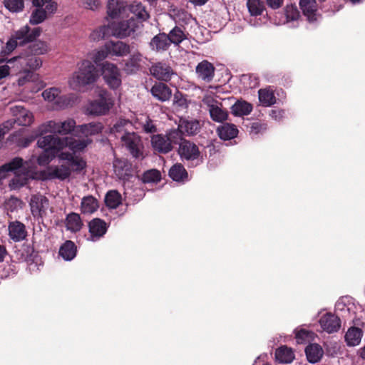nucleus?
I'll list each match as a JSON object with an SVG mask.
<instances>
[{"label":"nucleus","mask_w":365,"mask_h":365,"mask_svg":"<svg viewBox=\"0 0 365 365\" xmlns=\"http://www.w3.org/2000/svg\"><path fill=\"white\" fill-rule=\"evenodd\" d=\"M65 140L66 141V147L69 148L73 153L83 150L92 143V140L88 138L76 140L73 138L65 137Z\"/></svg>","instance_id":"c9c22d12"},{"label":"nucleus","mask_w":365,"mask_h":365,"mask_svg":"<svg viewBox=\"0 0 365 365\" xmlns=\"http://www.w3.org/2000/svg\"><path fill=\"white\" fill-rule=\"evenodd\" d=\"M141 56L140 54H134L126 61L124 70L128 74L137 72L140 68V62Z\"/></svg>","instance_id":"c03bdc74"},{"label":"nucleus","mask_w":365,"mask_h":365,"mask_svg":"<svg viewBox=\"0 0 365 365\" xmlns=\"http://www.w3.org/2000/svg\"><path fill=\"white\" fill-rule=\"evenodd\" d=\"M14 175V178L11 179L9 184L11 190H19L28 183L29 174L18 173Z\"/></svg>","instance_id":"a18cd8bd"},{"label":"nucleus","mask_w":365,"mask_h":365,"mask_svg":"<svg viewBox=\"0 0 365 365\" xmlns=\"http://www.w3.org/2000/svg\"><path fill=\"white\" fill-rule=\"evenodd\" d=\"M8 230L9 237L14 242L22 241L27 236L26 226L18 220L10 222Z\"/></svg>","instance_id":"4be33fe9"},{"label":"nucleus","mask_w":365,"mask_h":365,"mask_svg":"<svg viewBox=\"0 0 365 365\" xmlns=\"http://www.w3.org/2000/svg\"><path fill=\"white\" fill-rule=\"evenodd\" d=\"M104 126L101 122H91L77 127L78 131L86 137L99 134L103 130Z\"/></svg>","instance_id":"a878e982"},{"label":"nucleus","mask_w":365,"mask_h":365,"mask_svg":"<svg viewBox=\"0 0 365 365\" xmlns=\"http://www.w3.org/2000/svg\"><path fill=\"white\" fill-rule=\"evenodd\" d=\"M121 11V6L117 0H109L107 5L108 17L111 20L117 19Z\"/></svg>","instance_id":"603ef678"},{"label":"nucleus","mask_w":365,"mask_h":365,"mask_svg":"<svg viewBox=\"0 0 365 365\" xmlns=\"http://www.w3.org/2000/svg\"><path fill=\"white\" fill-rule=\"evenodd\" d=\"M59 160H66V165L70 170V175L72 172L81 173L86 168V161L81 156L76 155L69 152H61L58 155Z\"/></svg>","instance_id":"6e6552de"},{"label":"nucleus","mask_w":365,"mask_h":365,"mask_svg":"<svg viewBox=\"0 0 365 365\" xmlns=\"http://www.w3.org/2000/svg\"><path fill=\"white\" fill-rule=\"evenodd\" d=\"M305 354L309 362L314 364L320 361L324 351L318 344H311L305 348Z\"/></svg>","instance_id":"7c9ffc66"},{"label":"nucleus","mask_w":365,"mask_h":365,"mask_svg":"<svg viewBox=\"0 0 365 365\" xmlns=\"http://www.w3.org/2000/svg\"><path fill=\"white\" fill-rule=\"evenodd\" d=\"M57 155H55L48 150L43 151L38 156L37 163L41 166L48 165Z\"/></svg>","instance_id":"e2e57ef3"},{"label":"nucleus","mask_w":365,"mask_h":365,"mask_svg":"<svg viewBox=\"0 0 365 365\" xmlns=\"http://www.w3.org/2000/svg\"><path fill=\"white\" fill-rule=\"evenodd\" d=\"M43 98L48 101H55V103L61 108L68 106L70 100L66 96H60V91L56 88L46 89L42 93Z\"/></svg>","instance_id":"aec40b11"},{"label":"nucleus","mask_w":365,"mask_h":365,"mask_svg":"<svg viewBox=\"0 0 365 365\" xmlns=\"http://www.w3.org/2000/svg\"><path fill=\"white\" fill-rule=\"evenodd\" d=\"M102 76L106 84L111 89H116L121 85V75L116 65L108 61L102 64Z\"/></svg>","instance_id":"0eeeda50"},{"label":"nucleus","mask_w":365,"mask_h":365,"mask_svg":"<svg viewBox=\"0 0 365 365\" xmlns=\"http://www.w3.org/2000/svg\"><path fill=\"white\" fill-rule=\"evenodd\" d=\"M362 336L363 331L360 328L351 327L345 334V341L348 346H355L361 342Z\"/></svg>","instance_id":"72a5a7b5"},{"label":"nucleus","mask_w":365,"mask_h":365,"mask_svg":"<svg viewBox=\"0 0 365 365\" xmlns=\"http://www.w3.org/2000/svg\"><path fill=\"white\" fill-rule=\"evenodd\" d=\"M108 54H110V51H108V48H106V44L103 48L98 51L95 53V55L93 56V61L96 63H98L99 62L102 61L106 58H107Z\"/></svg>","instance_id":"338daca9"},{"label":"nucleus","mask_w":365,"mask_h":365,"mask_svg":"<svg viewBox=\"0 0 365 365\" xmlns=\"http://www.w3.org/2000/svg\"><path fill=\"white\" fill-rule=\"evenodd\" d=\"M141 179L144 183L158 182L161 180V173L156 169L148 170L144 172Z\"/></svg>","instance_id":"864d4df0"},{"label":"nucleus","mask_w":365,"mask_h":365,"mask_svg":"<svg viewBox=\"0 0 365 365\" xmlns=\"http://www.w3.org/2000/svg\"><path fill=\"white\" fill-rule=\"evenodd\" d=\"M42 30L40 27L31 28L28 24L16 31L2 47L1 53L3 56L9 55L17 46H24L32 42L38 37Z\"/></svg>","instance_id":"f03ea898"},{"label":"nucleus","mask_w":365,"mask_h":365,"mask_svg":"<svg viewBox=\"0 0 365 365\" xmlns=\"http://www.w3.org/2000/svg\"><path fill=\"white\" fill-rule=\"evenodd\" d=\"M16 109L19 110L17 120L19 124L22 125H29L33 122L32 113L21 106H16Z\"/></svg>","instance_id":"3c124183"},{"label":"nucleus","mask_w":365,"mask_h":365,"mask_svg":"<svg viewBox=\"0 0 365 365\" xmlns=\"http://www.w3.org/2000/svg\"><path fill=\"white\" fill-rule=\"evenodd\" d=\"M35 137L34 135H29L26 137H21L15 139V142L17 146L20 148H26L30 145V144L35 140Z\"/></svg>","instance_id":"69168bd1"},{"label":"nucleus","mask_w":365,"mask_h":365,"mask_svg":"<svg viewBox=\"0 0 365 365\" xmlns=\"http://www.w3.org/2000/svg\"><path fill=\"white\" fill-rule=\"evenodd\" d=\"M6 62L9 65H11L12 67L16 66V71L24 74L19 78V85H24L26 81H32L34 76V71L40 68L43 63L41 57L36 56L27 51L25 54L19 55L7 60Z\"/></svg>","instance_id":"f257e3e1"},{"label":"nucleus","mask_w":365,"mask_h":365,"mask_svg":"<svg viewBox=\"0 0 365 365\" xmlns=\"http://www.w3.org/2000/svg\"><path fill=\"white\" fill-rule=\"evenodd\" d=\"M65 225L68 230L77 232L81 230L83 223L79 214L71 212L66 215Z\"/></svg>","instance_id":"bb28decb"},{"label":"nucleus","mask_w":365,"mask_h":365,"mask_svg":"<svg viewBox=\"0 0 365 365\" xmlns=\"http://www.w3.org/2000/svg\"><path fill=\"white\" fill-rule=\"evenodd\" d=\"M5 7L12 12H19L24 9V0H4Z\"/></svg>","instance_id":"bf43d9fd"},{"label":"nucleus","mask_w":365,"mask_h":365,"mask_svg":"<svg viewBox=\"0 0 365 365\" xmlns=\"http://www.w3.org/2000/svg\"><path fill=\"white\" fill-rule=\"evenodd\" d=\"M48 46L46 42L38 41L30 45L26 51L36 56H39L40 55L48 53Z\"/></svg>","instance_id":"37998d69"},{"label":"nucleus","mask_w":365,"mask_h":365,"mask_svg":"<svg viewBox=\"0 0 365 365\" xmlns=\"http://www.w3.org/2000/svg\"><path fill=\"white\" fill-rule=\"evenodd\" d=\"M122 196L116 190H109L105 197V203L110 209L117 208L121 204Z\"/></svg>","instance_id":"ea45409f"},{"label":"nucleus","mask_w":365,"mask_h":365,"mask_svg":"<svg viewBox=\"0 0 365 365\" xmlns=\"http://www.w3.org/2000/svg\"><path fill=\"white\" fill-rule=\"evenodd\" d=\"M112 103L109 102L105 97H101L90 103L88 110L90 114L101 115H105L110 110Z\"/></svg>","instance_id":"412c9836"},{"label":"nucleus","mask_w":365,"mask_h":365,"mask_svg":"<svg viewBox=\"0 0 365 365\" xmlns=\"http://www.w3.org/2000/svg\"><path fill=\"white\" fill-rule=\"evenodd\" d=\"M237 126L231 123H224L217 129L219 138L224 140H228L237 137L238 134Z\"/></svg>","instance_id":"393cba45"},{"label":"nucleus","mask_w":365,"mask_h":365,"mask_svg":"<svg viewBox=\"0 0 365 365\" xmlns=\"http://www.w3.org/2000/svg\"><path fill=\"white\" fill-rule=\"evenodd\" d=\"M106 48L112 55L118 56H126L130 53V46L122 41H110L106 43Z\"/></svg>","instance_id":"c85d7f7f"},{"label":"nucleus","mask_w":365,"mask_h":365,"mask_svg":"<svg viewBox=\"0 0 365 365\" xmlns=\"http://www.w3.org/2000/svg\"><path fill=\"white\" fill-rule=\"evenodd\" d=\"M247 6L252 16H259L262 14L265 6L261 0H247Z\"/></svg>","instance_id":"8fccbe9b"},{"label":"nucleus","mask_w":365,"mask_h":365,"mask_svg":"<svg viewBox=\"0 0 365 365\" xmlns=\"http://www.w3.org/2000/svg\"><path fill=\"white\" fill-rule=\"evenodd\" d=\"M123 147L135 159H143L144 145L141 137L135 132H125L120 137Z\"/></svg>","instance_id":"20e7f679"},{"label":"nucleus","mask_w":365,"mask_h":365,"mask_svg":"<svg viewBox=\"0 0 365 365\" xmlns=\"http://www.w3.org/2000/svg\"><path fill=\"white\" fill-rule=\"evenodd\" d=\"M319 324L324 331L331 334L339 330L341 319L334 314L327 313L320 318Z\"/></svg>","instance_id":"dca6fc26"},{"label":"nucleus","mask_w":365,"mask_h":365,"mask_svg":"<svg viewBox=\"0 0 365 365\" xmlns=\"http://www.w3.org/2000/svg\"><path fill=\"white\" fill-rule=\"evenodd\" d=\"M38 140L37 145L40 148L48 150L55 155L66 148V141L65 138H60L54 135H41Z\"/></svg>","instance_id":"423d86ee"},{"label":"nucleus","mask_w":365,"mask_h":365,"mask_svg":"<svg viewBox=\"0 0 365 365\" xmlns=\"http://www.w3.org/2000/svg\"><path fill=\"white\" fill-rule=\"evenodd\" d=\"M17 253H20L19 260L25 261L28 263H33L35 262V258L37 256L34 247L29 244H24Z\"/></svg>","instance_id":"4c0bfd02"},{"label":"nucleus","mask_w":365,"mask_h":365,"mask_svg":"<svg viewBox=\"0 0 365 365\" xmlns=\"http://www.w3.org/2000/svg\"><path fill=\"white\" fill-rule=\"evenodd\" d=\"M43 201L47 202L48 200L46 197H43V198H41V201L31 200V209L34 216H41L42 214L46 212L43 208Z\"/></svg>","instance_id":"052dcab7"},{"label":"nucleus","mask_w":365,"mask_h":365,"mask_svg":"<svg viewBox=\"0 0 365 365\" xmlns=\"http://www.w3.org/2000/svg\"><path fill=\"white\" fill-rule=\"evenodd\" d=\"M178 154L183 160L194 161L199 159L201 153L196 144L184 140L180 143Z\"/></svg>","instance_id":"9b49d317"},{"label":"nucleus","mask_w":365,"mask_h":365,"mask_svg":"<svg viewBox=\"0 0 365 365\" xmlns=\"http://www.w3.org/2000/svg\"><path fill=\"white\" fill-rule=\"evenodd\" d=\"M42 176L46 180L58 179L64 180L71 176L70 170L66 165H51L42 173Z\"/></svg>","instance_id":"2eb2a0df"},{"label":"nucleus","mask_w":365,"mask_h":365,"mask_svg":"<svg viewBox=\"0 0 365 365\" xmlns=\"http://www.w3.org/2000/svg\"><path fill=\"white\" fill-rule=\"evenodd\" d=\"M170 45L169 37L165 33L154 36L150 42V46L156 51H165Z\"/></svg>","instance_id":"2f4dec72"},{"label":"nucleus","mask_w":365,"mask_h":365,"mask_svg":"<svg viewBox=\"0 0 365 365\" xmlns=\"http://www.w3.org/2000/svg\"><path fill=\"white\" fill-rule=\"evenodd\" d=\"M41 7H37L30 18L29 23H42L48 18L47 11Z\"/></svg>","instance_id":"13d9d810"},{"label":"nucleus","mask_w":365,"mask_h":365,"mask_svg":"<svg viewBox=\"0 0 365 365\" xmlns=\"http://www.w3.org/2000/svg\"><path fill=\"white\" fill-rule=\"evenodd\" d=\"M108 26L110 28V36L120 38L127 37L134 31V29L130 27V24H108Z\"/></svg>","instance_id":"e433bc0d"},{"label":"nucleus","mask_w":365,"mask_h":365,"mask_svg":"<svg viewBox=\"0 0 365 365\" xmlns=\"http://www.w3.org/2000/svg\"><path fill=\"white\" fill-rule=\"evenodd\" d=\"M150 93L153 97L160 102H165L172 96L171 88L163 82H155L151 87Z\"/></svg>","instance_id":"6ab92c4d"},{"label":"nucleus","mask_w":365,"mask_h":365,"mask_svg":"<svg viewBox=\"0 0 365 365\" xmlns=\"http://www.w3.org/2000/svg\"><path fill=\"white\" fill-rule=\"evenodd\" d=\"M98 78V72L94 64L88 61H83L78 66V69L73 74L69 83L73 88L92 84Z\"/></svg>","instance_id":"7ed1b4c3"},{"label":"nucleus","mask_w":365,"mask_h":365,"mask_svg":"<svg viewBox=\"0 0 365 365\" xmlns=\"http://www.w3.org/2000/svg\"><path fill=\"white\" fill-rule=\"evenodd\" d=\"M99 207L96 198L92 195L83 197L81 202V211L83 214H92L95 212Z\"/></svg>","instance_id":"f704fd0d"},{"label":"nucleus","mask_w":365,"mask_h":365,"mask_svg":"<svg viewBox=\"0 0 365 365\" xmlns=\"http://www.w3.org/2000/svg\"><path fill=\"white\" fill-rule=\"evenodd\" d=\"M169 37V40L170 43H173L174 44H179L184 39L187 38L186 34L182 29V28L179 26H175L168 35Z\"/></svg>","instance_id":"09e8293b"},{"label":"nucleus","mask_w":365,"mask_h":365,"mask_svg":"<svg viewBox=\"0 0 365 365\" xmlns=\"http://www.w3.org/2000/svg\"><path fill=\"white\" fill-rule=\"evenodd\" d=\"M169 176L176 182H185L188 180V173L181 163H175L170 168Z\"/></svg>","instance_id":"c756f323"},{"label":"nucleus","mask_w":365,"mask_h":365,"mask_svg":"<svg viewBox=\"0 0 365 365\" xmlns=\"http://www.w3.org/2000/svg\"><path fill=\"white\" fill-rule=\"evenodd\" d=\"M253 109L251 103L244 101L237 100L231 107V112L235 116L249 115Z\"/></svg>","instance_id":"473e14b6"},{"label":"nucleus","mask_w":365,"mask_h":365,"mask_svg":"<svg viewBox=\"0 0 365 365\" xmlns=\"http://www.w3.org/2000/svg\"><path fill=\"white\" fill-rule=\"evenodd\" d=\"M130 11L132 16L130 19V21H139L140 22L145 21L149 18V14L145 9V7L140 2H134L130 6Z\"/></svg>","instance_id":"b1692460"},{"label":"nucleus","mask_w":365,"mask_h":365,"mask_svg":"<svg viewBox=\"0 0 365 365\" xmlns=\"http://www.w3.org/2000/svg\"><path fill=\"white\" fill-rule=\"evenodd\" d=\"M130 124V121L125 119H120L118 120L113 126L110 128V133L115 134L117 136L118 133L124 134L125 132H128L125 130V126Z\"/></svg>","instance_id":"680f3d73"},{"label":"nucleus","mask_w":365,"mask_h":365,"mask_svg":"<svg viewBox=\"0 0 365 365\" xmlns=\"http://www.w3.org/2000/svg\"><path fill=\"white\" fill-rule=\"evenodd\" d=\"M173 105L181 108H184L187 106V99L181 92L177 91L174 94Z\"/></svg>","instance_id":"0e129e2a"},{"label":"nucleus","mask_w":365,"mask_h":365,"mask_svg":"<svg viewBox=\"0 0 365 365\" xmlns=\"http://www.w3.org/2000/svg\"><path fill=\"white\" fill-rule=\"evenodd\" d=\"M144 119L141 118L140 125L143 130L146 133H155L157 132V127L153 120L148 115H144Z\"/></svg>","instance_id":"4d7b16f0"},{"label":"nucleus","mask_w":365,"mask_h":365,"mask_svg":"<svg viewBox=\"0 0 365 365\" xmlns=\"http://www.w3.org/2000/svg\"><path fill=\"white\" fill-rule=\"evenodd\" d=\"M110 26H108V24H103L98 29L93 31L90 34V38L96 41L110 36Z\"/></svg>","instance_id":"5fc2aeb1"},{"label":"nucleus","mask_w":365,"mask_h":365,"mask_svg":"<svg viewBox=\"0 0 365 365\" xmlns=\"http://www.w3.org/2000/svg\"><path fill=\"white\" fill-rule=\"evenodd\" d=\"M259 100L264 106H271L276 102L273 91L267 89H259L258 91Z\"/></svg>","instance_id":"de8ad7c7"},{"label":"nucleus","mask_w":365,"mask_h":365,"mask_svg":"<svg viewBox=\"0 0 365 365\" xmlns=\"http://www.w3.org/2000/svg\"><path fill=\"white\" fill-rule=\"evenodd\" d=\"M299 6L304 16L310 22L317 21L321 14L317 0H299Z\"/></svg>","instance_id":"ddd939ff"},{"label":"nucleus","mask_w":365,"mask_h":365,"mask_svg":"<svg viewBox=\"0 0 365 365\" xmlns=\"http://www.w3.org/2000/svg\"><path fill=\"white\" fill-rule=\"evenodd\" d=\"M88 227L89 232L88 240L96 242L103 237L108 231L109 225L105 220L96 217L88 222Z\"/></svg>","instance_id":"1a4fd4ad"},{"label":"nucleus","mask_w":365,"mask_h":365,"mask_svg":"<svg viewBox=\"0 0 365 365\" xmlns=\"http://www.w3.org/2000/svg\"><path fill=\"white\" fill-rule=\"evenodd\" d=\"M151 145L155 150L161 153H168L173 149L167 135L162 134L153 135L151 137Z\"/></svg>","instance_id":"5701e85b"},{"label":"nucleus","mask_w":365,"mask_h":365,"mask_svg":"<svg viewBox=\"0 0 365 365\" xmlns=\"http://www.w3.org/2000/svg\"><path fill=\"white\" fill-rule=\"evenodd\" d=\"M283 11L287 22L298 21L301 16L295 4H287Z\"/></svg>","instance_id":"49530a36"},{"label":"nucleus","mask_w":365,"mask_h":365,"mask_svg":"<svg viewBox=\"0 0 365 365\" xmlns=\"http://www.w3.org/2000/svg\"><path fill=\"white\" fill-rule=\"evenodd\" d=\"M183 131L182 130L178 127L177 129L171 130L166 135L169 142H170V145L173 144H178L181 143L185 139L183 138Z\"/></svg>","instance_id":"6e6d98bb"},{"label":"nucleus","mask_w":365,"mask_h":365,"mask_svg":"<svg viewBox=\"0 0 365 365\" xmlns=\"http://www.w3.org/2000/svg\"><path fill=\"white\" fill-rule=\"evenodd\" d=\"M275 357L279 362L288 364L293 361L294 355L291 349L283 346L276 350Z\"/></svg>","instance_id":"a19ab883"},{"label":"nucleus","mask_w":365,"mask_h":365,"mask_svg":"<svg viewBox=\"0 0 365 365\" xmlns=\"http://www.w3.org/2000/svg\"><path fill=\"white\" fill-rule=\"evenodd\" d=\"M215 68L213 64L207 60L200 62L195 68L197 78L206 83H210L212 81L215 76Z\"/></svg>","instance_id":"a211bd4d"},{"label":"nucleus","mask_w":365,"mask_h":365,"mask_svg":"<svg viewBox=\"0 0 365 365\" xmlns=\"http://www.w3.org/2000/svg\"><path fill=\"white\" fill-rule=\"evenodd\" d=\"M203 102L207 106L210 118L213 121L222 123L227 119L228 112L222 108V103H220V106L215 104L217 101L213 98H206Z\"/></svg>","instance_id":"f8f14e48"},{"label":"nucleus","mask_w":365,"mask_h":365,"mask_svg":"<svg viewBox=\"0 0 365 365\" xmlns=\"http://www.w3.org/2000/svg\"><path fill=\"white\" fill-rule=\"evenodd\" d=\"M179 128L182 130L184 133H186L188 135H194L197 134L201 128L200 121L197 120H181Z\"/></svg>","instance_id":"58836bf2"},{"label":"nucleus","mask_w":365,"mask_h":365,"mask_svg":"<svg viewBox=\"0 0 365 365\" xmlns=\"http://www.w3.org/2000/svg\"><path fill=\"white\" fill-rule=\"evenodd\" d=\"M113 171L119 180H128L133 175V164L125 158H115L113 162Z\"/></svg>","instance_id":"9d476101"},{"label":"nucleus","mask_w":365,"mask_h":365,"mask_svg":"<svg viewBox=\"0 0 365 365\" xmlns=\"http://www.w3.org/2000/svg\"><path fill=\"white\" fill-rule=\"evenodd\" d=\"M76 121L69 118L63 122H56L55 120H49L42 124L39 128L40 134H46L51 133L53 134L67 135L71 133L76 128Z\"/></svg>","instance_id":"39448f33"},{"label":"nucleus","mask_w":365,"mask_h":365,"mask_svg":"<svg viewBox=\"0 0 365 365\" xmlns=\"http://www.w3.org/2000/svg\"><path fill=\"white\" fill-rule=\"evenodd\" d=\"M247 131L250 135H257L264 133L267 130V124L260 120L250 121L248 120L244 124Z\"/></svg>","instance_id":"79ce46f5"},{"label":"nucleus","mask_w":365,"mask_h":365,"mask_svg":"<svg viewBox=\"0 0 365 365\" xmlns=\"http://www.w3.org/2000/svg\"><path fill=\"white\" fill-rule=\"evenodd\" d=\"M77 247L71 240H66L59 248L58 254L65 260H72L76 255Z\"/></svg>","instance_id":"cd10ccee"},{"label":"nucleus","mask_w":365,"mask_h":365,"mask_svg":"<svg viewBox=\"0 0 365 365\" xmlns=\"http://www.w3.org/2000/svg\"><path fill=\"white\" fill-rule=\"evenodd\" d=\"M150 73L156 79L162 81H169L175 74L172 67L165 62H158L150 68Z\"/></svg>","instance_id":"4468645a"},{"label":"nucleus","mask_w":365,"mask_h":365,"mask_svg":"<svg viewBox=\"0 0 365 365\" xmlns=\"http://www.w3.org/2000/svg\"><path fill=\"white\" fill-rule=\"evenodd\" d=\"M9 173L14 174H30V166L28 161L20 157H15L3 165Z\"/></svg>","instance_id":"f3484780"},{"label":"nucleus","mask_w":365,"mask_h":365,"mask_svg":"<svg viewBox=\"0 0 365 365\" xmlns=\"http://www.w3.org/2000/svg\"><path fill=\"white\" fill-rule=\"evenodd\" d=\"M309 337V331L305 329H301L296 333V339L298 344L303 343Z\"/></svg>","instance_id":"774afa93"}]
</instances>
